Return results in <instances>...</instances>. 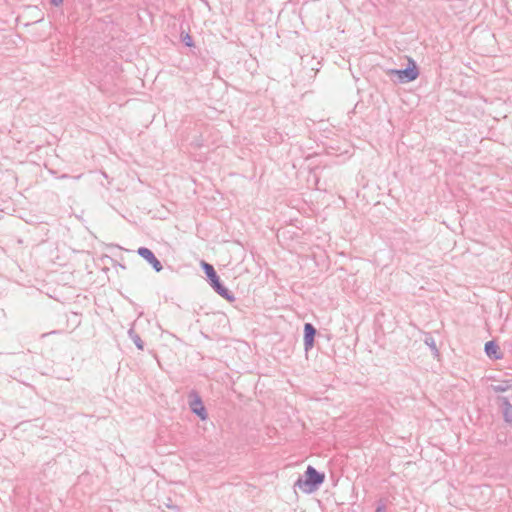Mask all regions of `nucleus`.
Returning <instances> with one entry per match:
<instances>
[{"label":"nucleus","mask_w":512,"mask_h":512,"mask_svg":"<svg viewBox=\"0 0 512 512\" xmlns=\"http://www.w3.org/2000/svg\"><path fill=\"white\" fill-rule=\"evenodd\" d=\"M137 253L152 266L155 272H160L163 269L161 261L155 256L151 249L147 247H139Z\"/></svg>","instance_id":"nucleus-6"},{"label":"nucleus","mask_w":512,"mask_h":512,"mask_svg":"<svg viewBox=\"0 0 512 512\" xmlns=\"http://www.w3.org/2000/svg\"><path fill=\"white\" fill-rule=\"evenodd\" d=\"M128 336L129 338L133 341V343L135 344V346L137 347L138 350H141L143 351L144 350V347H145V343L144 341L141 339V337L139 336V334L134 330L133 327H131L129 330H128Z\"/></svg>","instance_id":"nucleus-10"},{"label":"nucleus","mask_w":512,"mask_h":512,"mask_svg":"<svg viewBox=\"0 0 512 512\" xmlns=\"http://www.w3.org/2000/svg\"><path fill=\"white\" fill-rule=\"evenodd\" d=\"M318 331L312 323H305L303 327V344L304 350L308 353L315 344V337Z\"/></svg>","instance_id":"nucleus-5"},{"label":"nucleus","mask_w":512,"mask_h":512,"mask_svg":"<svg viewBox=\"0 0 512 512\" xmlns=\"http://www.w3.org/2000/svg\"><path fill=\"white\" fill-rule=\"evenodd\" d=\"M484 351L490 359L499 360L503 358L500 347L495 340L487 341L484 345Z\"/></svg>","instance_id":"nucleus-8"},{"label":"nucleus","mask_w":512,"mask_h":512,"mask_svg":"<svg viewBox=\"0 0 512 512\" xmlns=\"http://www.w3.org/2000/svg\"><path fill=\"white\" fill-rule=\"evenodd\" d=\"M49 2L51 5H53L55 7H58L63 4V0H49Z\"/></svg>","instance_id":"nucleus-15"},{"label":"nucleus","mask_w":512,"mask_h":512,"mask_svg":"<svg viewBox=\"0 0 512 512\" xmlns=\"http://www.w3.org/2000/svg\"><path fill=\"white\" fill-rule=\"evenodd\" d=\"M489 389L495 393H502L512 389V378L499 381L498 384H491Z\"/></svg>","instance_id":"nucleus-9"},{"label":"nucleus","mask_w":512,"mask_h":512,"mask_svg":"<svg viewBox=\"0 0 512 512\" xmlns=\"http://www.w3.org/2000/svg\"><path fill=\"white\" fill-rule=\"evenodd\" d=\"M324 480L325 474L309 465L304 474L298 477L294 486L299 488L303 493L311 494L318 490Z\"/></svg>","instance_id":"nucleus-1"},{"label":"nucleus","mask_w":512,"mask_h":512,"mask_svg":"<svg viewBox=\"0 0 512 512\" xmlns=\"http://www.w3.org/2000/svg\"><path fill=\"white\" fill-rule=\"evenodd\" d=\"M70 178V175L68 174H62L61 176H59V179H68Z\"/></svg>","instance_id":"nucleus-16"},{"label":"nucleus","mask_w":512,"mask_h":512,"mask_svg":"<svg viewBox=\"0 0 512 512\" xmlns=\"http://www.w3.org/2000/svg\"><path fill=\"white\" fill-rule=\"evenodd\" d=\"M180 37H181L182 43L186 47L191 48V47L195 46L193 38H192V36L188 32L182 31Z\"/></svg>","instance_id":"nucleus-12"},{"label":"nucleus","mask_w":512,"mask_h":512,"mask_svg":"<svg viewBox=\"0 0 512 512\" xmlns=\"http://www.w3.org/2000/svg\"><path fill=\"white\" fill-rule=\"evenodd\" d=\"M386 505L382 500H379L375 512H385Z\"/></svg>","instance_id":"nucleus-13"},{"label":"nucleus","mask_w":512,"mask_h":512,"mask_svg":"<svg viewBox=\"0 0 512 512\" xmlns=\"http://www.w3.org/2000/svg\"><path fill=\"white\" fill-rule=\"evenodd\" d=\"M188 398L191 412L199 417L200 420L205 421L208 418V413L199 393L192 390Z\"/></svg>","instance_id":"nucleus-4"},{"label":"nucleus","mask_w":512,"mask_h":512,"mask_svg":"<svg viewBox=\"0 0 512 512\" xmlns=\"http://www.w3.org/2000/svg\"><path fill=\"white\" fill-rule=\"evenodd\" d=\"M496 404L500 409L506 423H512V404L506 396H497Z\"/></svg>","instance_id":"nucleus-7"},{"label":"nucleus","mask_w":512,"mask_h":512,"mask_svg":"<svg viewBox=\"0 0 512 512\" xmlns=\"http://www.w3.org/2000/svg\"><path fill=\"white\" fill-rule=\"evenodd\" d=\"M201 268L206 275L207 282L218 295L230 303L236 300L234 294L222 283L212 264L202 260Z\"/></svg>","instance_id":"nucleus-2"},{"label":"nucleus","mask_w":512,"mask_h":512,"mask_svg":"<svg viewBox=\"0 0 512 512\" xmlns=\"http://www.w3.org/2000/svg\"><path fill=\"white\" fill-rule=\"evenodd\" d=\"M167 508L171 509L172 512H179L180 508L177 505L172 504L171 502L165 504Z\"/></svg>","instance_id":"nucleus-14"},{"label":"nucleus","mask_w":512,"mask_h":512,"mask_svg":"<svg viewBox=\"0 0 512 512\" xmlns=\"http://www.w3.org/2000/svg\"><path fill=\"white\" fill-rule=\"evenodd\" d=\"M81 177V175H77V176H74L73 178L74 179H79Z\"/></svg>","instance_id":"nucleus-17"},{"label":"nucleus","mask_w":512,"mask_h":512,"mask_svg":"<svg viewBox=\"0 0 512 512\" xmlns=\"http://www.w3.org/2000/svg\"><path fill=\"white\" fill-rule=\"evenodd\" d=\"M424 342L431 349L434 356H439V350L436 346L435 339L431 335H426Z\"/></svg>","instance_id":"nucleus-11"},{"label":"nucleus","mask_w":512,"mask_h":512,"mask_svg":"<svg viewBox=\"0 0 512 512\" xmlns=\"http://www.w3.org/2000/svg\"><path fill=\"white\" fill-rule=\"evenodd\" d=\"M385 73L393 83L405 84L415 81L419 77L420 71L416 61L409 57L405 68H390Z\"/></svg>","instance_id":"nucleus-3"}]
</instances>
